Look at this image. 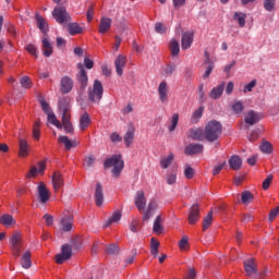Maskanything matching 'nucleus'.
Returning <instances> with one entry per match:
<instances>
[{"label": "nucleus", "instance_id": "nucleus-34", "mask_svg": "<svg viewBox=\"0 0 279 279\" xmlns=\"http://www.w3.org/2000/svg\"><path fill=\"white\" fill-rule=\"evenodd\" d=\"M92 121H90V116L88 114V112H85L81 116L80 118V130H82V132H84V130H86V128H88V125H90Z\"/></svg>", "mask_w": 279, "mask_h": 279}, {"label": "nucleus", "instance_id": "nucleus-48", "mask_svg": "<svg viewBox=\"0 0 279 279\" xmlns=\"http://www.w3.org/2000/svg\"><path fill=\"white\" fill-rule=\"evenodd\" d=\"M259 149L263 154H271V151H274V147L268 141H264L259 146Z\"/></svg>", "mask_w": 279, "mask_h": 279}, {"label": "nucleus", "instance_id": "nucleus-20", "mask_svg": "<svg viewBox=\"0 0 279 279\" xmlns=\"http://www.w3.org/2000/svg\"><path fill=\"white\" fill-rule=\"evenodd\" d=\"M260 119H263V117L260 116V113L252 110L250 111L245 118L244 121L245 123H247L248 125H256V123H258V121H260Z\"/></svg>", "mask_w": 279, "mask_h": 279}, {"label": "nucleus", "instance_id": "nucleus-61", "mask_svg": "<svg viewBox=\"0 0 279 279\" xmlns=\"http://www.w3.org/2000/svg\"><path fill=\"white\" fill-rule=\"evenodd\" d=\"M110 140H111V143H121V141H123V137H121V135L119 133L113 132L110 135Z\"/></svg>", "mask_w": 279, "mask_h": 279}, {"label": "nucleus", "instance_id": "nucleus-57", "mask_svg": "<svg viewBox=\"0 0 279 279\" xmlns=\"http://www.w3.org/2000/svg\"><path fill=\"white\" fill-rule=\"evenodd\" d=\"M155 32L157 34H166L167 33V27L165 26V24L158 22L155 24Z\"/></svg>", "mask_w": 279, "mask_h": 279}, {"label": "nucleus", "instance_id": "nucleus-22", "mask_svg": "<svg viewBox=\"0 0 279 279\" xmlns=\"http://www.w3.org/2000/svg\"><path fill=\"white\" fill-rule=\"evenodd\" d=\"M35 19L38 29H40L41 33L47 34V32H49V24L47 23V20H45V17L39 13L35 14Z\"/></svg>", "mask_w": 279, "mask_h": 279}, {"label": "nucleus", "instance_id": "nucleus-16", "mask_svg": "<svg viewBox=\"0 0 279 279\" xmlns=\"http://www.w3.org/2000/svg\"><path fill=\"white\" fill-rule=\"evenodd\" d=\"M52 185L54 191H60V189H62V186H64V178H62V172L60 171H54L52 177Z\"/></svg>", "mask_w": 279, "mask_h": 279}, {"label": "nucleus", "instance_id": "nucleus-3", "mask_svg": "<svg viewBox=\"0 0 279 279\" xmlns=\"http://www.w3.org/2000/svg\"><path fill=\"white\" fill-rule=\"evenodd\" d=\"M105 169H110L112 167L113 175H121V171H123V167H125V162L123 161V157L121 155H113L110 158L106 159Z\"/></svg>", "mask_w": 279, "mask_h": 279}, {"label": "nucleus", "instance_id": "nucleus-35", "mask_svg": "<svg viewBox=\"0 0 279 279\" xmlns=\"http://www.w3.org/2000/svg\"><path fill=\"white\" fill-rule=\"evenodd\" d=\"M62 125L66 134H73V124H71V116L62 117Z\"/></svg>", "mask_w": 279, "mask_h": 279}, {"label": "nucleus", "instance_id": "nucleus-64", "mask_svg": "<svg viewBox=\"0 0 279 279\" xmlns=\"http://www.w3.org/2000/svg\"><path fill=\"white\" fill-rule=\"evenodd\" d=\"M195 278H197V271L195 270V268H190L185 279H195Z\"/></svg>", "mask_w": 279, "mask_h": 279}, {"label": "nucleus", "instance_id": "nucleus-18", "mask_svg": "<svg viewBox=\"0 0 279 279\" xmlns=\"http://www.w3.org/2000/svg\"><path fill=\"white\" fill-rule=\"evenodd\" d=\"M61 230L63 232H71L73 230V217L65 215L60 220Z\"/></svg>", "mask_w": 279, "mask_h": 279}, {"label": "nucleus", "instance_id": "nucleus-1", "mask_svg": "<svg viewBox=\"0 0 279 279\" xmlns=\"http://www.w3.org/2000/svg\"><path fill=\"white\" fill-rule=\"evenodd\" d=\"M134 204L140 213H143L142 221H149L150 217H154V213L158 209V202L156 198H151L147 205V198L145 192L137 191L134 196ZM145 206H147L145 208Z\"/></svg>", "mask_w": 279, "mask_h": 279}, {"label": "nucleus", "instance_id": "nucleus-12", "mask_svg": "<svg viewBox=\"0 0 279 279\" xmlns=\"http://www.w3.org/2000/svg\"><path fill=\"white\" fill-rule=\"evenodd\" d=\"M244 265V271L246 276L252 277L255 274H258V269L256 266V262L254 258H247L243 262Z\"/></svg>", "mask_w": 279, "mask_h": 279}, {"label": "nucleus", "instance_id": "nucleus-21", "mask_svg": "<svg viewBox=\"0 0 279 279\" xmlns=\"http://www.w3.org/2000/svg\"><path fill=\"white\" fill-rule=\"evenodd\" d=\"M111 27H112V20L110 17L102 16L100 19L98 32L100 34H106V33L110 32Z\"/></svg>", "mask_w": 279, "mask_h": 279}, {"label": "nucleus", "instance_id": "nucleus-33", "mask_svg": "<svg viewBox=\"0 0 279 279\" xmlns=\"http://www.w3.org/2000/svg\"><path fill=\"white\" fill-rule=\"evenodd\" d=\"M21 266L23 269H29L32 267V252L26 251L21 257Z\"/></svg>", "mask_w": 279, "mask_h": 279}, {"label": "nucleus", "instance_id": "nucleus-41", "mask_svg": "<svg viewBox=\"0 0 279 279\" xmlns=\"http://www.w3.org/2000/svg\"><path fill=\"white\" fill-rule=\"evenodd\" d=\"M162 218L160 216H158L155 221H154V226H153V232H155V234H162Z\"/></svg>", "mask_w": 279, "mask_h": 279}, {"label": "nucleus", "instance_id": "nucleus-13", "mask_svg": "<svg viewBox=\"0 0 279 279\" xmlns=\"http://www.w3.org/2000/svg\"><path fill=\"white\" fill-rule=\"evenodd\" d=\"M199 205L198 204H194L189 211V225L190 226H195V223H197L199 221Z\"/></svg>", "mask_w": 279, "mask_h": 279}, {"label": "nucleus", "instance_id": "nucleus-63", "mask_svg": "<svg viewBox=\"0 0 279 279\" xmlns=\"http://www.w3.org/2000/svg\"><path fill=\"white\" fill-rule=\"evenodd\" d=\"M119 252V246L117 244H110L107 246V254H117Z\"/></svg>", "mask_w": 279, "mask_h": 279}, {"label": "nucleus", "instance_id": "nucleus-28", "mask_svg": "<svg viewBox=\"0 0 279 279\" xmlns=\"http://www.w3.org/2000/svg\"><path fill=\"white\" fill-rule=\"evenodd\" d=\"M0 223L4 226V228H12V226H16V220L12 215L4 214L0 217Z\"/></svg>", "mask_w": 279, "mask_h": 279}, {"label": "nucleus", "instance_id": "nucleus-29", "mask_svg": "<svg viewBox=\"0 0 279 279\" xmlns=\"http://www.w3.org/2000/svg\"><path fill=\"white\" fill-rule=\"evenodd\" d=\"M230 169L233 171H239L241 167H243V160H241V157L233 155L229 159Z\"/></svg>", "mask_w": 279, "mask_h": 279}, {"label": "nucleus", "instance_id": "nucleus-46", "mask_svg": "<svg viewBox=\"0 0 279 279\" xmlns=\"http://www.w3.org/2000/svg\"><path fill=\"white\" fill-rule=\"evenodd\" d=\"M158 247H160V242L153 238L150 240V254L155 256V258L158 256Z\"/></svg>", "mask_w": 279, "mask_h": 279}, {"label": "nucleus", "instance_id": "nucleus-19", "mask_svg": "<svg viewBox=\"0 0 279 279\" xmlns=\"http://www.w3.org/2000/svg\"><path fill=\"white\" fill-rule=\"evenodd\" d=\"M193 45V33L191 32H185L182 35L181 39V49L186 51V49H191V46Z\"/></svg>", "mask_w": 279, "mask_h": 279}, {"label": "nucleus", "instance_id": "nucleus-42", "mask_svg": "<svg viewBox=\"0 0 279 279\" xmlns=\"http://www.w3.org/2000/svg\"><path fill=\"white\" fill-rule=\"evenodd\" d=\"M241 202L242 204H251V202H254V194L250 191H244L241 195Z\"/></svg>", "mask_w": 279, "mask_h": 279}, {"label": "nucleus", "instance_id": "nucleus-17", "mask_svg": "<svg viewBox=\"0 0 279 279\" xmlns=\"http://www.w3.org/2000/svg\"><path fill=\"white\" fill-rule=\"evenodd\" d=\"M204 151V145L202 144H190L185 147L184 154L186 156H195Z\"/></svg>", "mask_w": 279, "mask_h": 279}, {"label": "nucleus", "instance_id": "nucleus-23", "mask_svg": "<svg viewBox=\"0 0 279 279\" xmlns=\"http://www.w3.org/2000/svg\"><path fill=\"white\" fill-rule=\"evenodd\" d=\"M189 136L192 141H204V138H206L205 131L197 128L191 129L189 131Z\"/></svg>", "mask_w": 279, "mask_h": 279}, {"label": "nucleus", "instance_id": "nucleus-39", "mask_svg": "<svg viewBox=\"0 0 279 279\" xmlns=\"http://www.w3.org/2000/svg\"><path fill=\"white\" fill-rule=\"evenodd\" d=\"M233 19L234 21H238L240 27H245V19H247V14L243 12H235Z\"/></svg>", "mask_w": 279, "mask_h": 279}, {"label": "nucleus", "instance_id": "nucleus-4", "mask_svg": "<svg viewBox=\"0 0 279 279\" xmlns=\"http://www.w3.org/2000/svg\"><path fill=\"white\" fill-rule=\"evenodd\" d=\"M9 243L12 256H14V258H19L21 256V252H23V235L21 232H14L11 235Z\"/></svg>", "mask_w": 279, "mask_h": 279}, {"label": "nucleus", "instance_id": "nucleus-45", "mask_svg": "<svg viewBox=\"0 0 279 279\" xmlns=\"http://www.w3.org/2000/svg\"><path fill=\"white\" fill-rule=\"evenodd\" d=\"M263 5H264V10H266V12H275L276 11V0H264Z\"/></svg>", "mask_w": 279, "mask_h": 279}, {"label": "nucleus", "instance_id": "nucleus-59", "mask_svg": "<svg viewBox=\"0 0 279 279\" xmlns=\"http://www.w3.org/2000/svg\"><path fill=\"white\" fill-rule=\"evenodd\" d=\"M255 87H256V80H253L244 86V93H252V90H254Z\"/></svg>", "mask_w": 279, "mask_h": 279}, {"label": "nucleus", "instance_id": "nucleus-52", "mask_svg": "<svg viewBox=\"0 0 279 279\" xmlns=\"http://www.w3.org/2000/svg\"><path fill=\"white\" fill-rule=\"evenodd\" d=\"M232 110L233 112H235V114H241V112L245 110V107L243 106V102L241 100H238L232 105Z\"/></svg>", "mask_w": 279, "mask_h": 279}, {"label": "nucleus", "instance_id": "nucleus-53", "mask_svg": "<svg viewBox=\"0 0 279 279\" xmlns=\"http://www.w3.org/2000/svg\"><path fill=\"white\" fill-rule=\"evenodd\" d=\"M25 49L31 56H34V58H38V48L34 46L33 44H27L25 46Z\"/></svg>", "mask_w": 279, "mask_h": 279}, {"label": "nucleus", "instance_id": "nucleus-36", "mask_svg": "<svg viewBox=\"0 0 279 279\" xmlns=\"http://www.w3.org/2000/svg\"><path fill=\"white\" fill-rule=\"evenodd\" d=\"M68 32H69L70 36H76V34H82L83 29L80 24L70 23L68 25Z\"/></svg>", "mask_w": 279, "mask_h": 279}, {"label": "nucleus", "instance_id": "nucleus-54", "mask_svg": "<svg viewBox=\"0 0 279 279\" xmlns=\"http://www.w3.org/2000/svg\"><path fill=\"white\" fill-rule=\"evenodd\" d=\"M184 175H185L186 180H193V178L195 175V170L193 169V167L185 166Z\"/></svg>", "mask_w": 279, "mask_h": 279}, {"label": "nucleus", "instance_id": "nucleus-55", "mask_svg": "<svg viewBox=\"0 0 279 279\" xmlns=\"http://www.w3.org/2000/svg\"><path fill=\"white\" fill-rule=\"evenodd\" d=\"M39 104L45 114H50L52 112L51 107H49V104L45 101V98L39 99Z\"/></svg>", "mask_w": 279, "mask_h": 279}, {"label": "nucleus", "instance_id": "nucleus-50", "mask_svg": "<svg viewBox=\"0 0 279 279\" xmlns=\"http://www.w3.org/2000/svg\"><path fill=\"white\" fill-rule=\"evenodd\" d=\"M178 121H180V114L174 113L171 119V125L168 128L169 132H175L178 128Z\"/></svg>", "mask_w": 279, "mask_h": 279}, {"label": "nucleus", "instance_id": "nucleus-58", "mask_svg": "<svg viewBox=\"0 0 279 279\" xmlns=\"http://www.w3.org/2000/svg\"><path fill=\"white\" fill-rule=\"evenodd\" d=\"M274 180V175L269 174L263 182V190L267 191L269 190V186H271V182Z\"/></svg>", "mask_w": 279, "mask_h": 279}, {"label": "nucleus", "instance_id": "nucleus-37", "mask_svg": "<svg viewBox=\"0 0 279 279\" xmlns=\"http://www.w3.org/2000/svg\"><path fill=\"white\" fill-rule=\"evenodd\" d=\"M202 117H204V107H199L193 112L191 117V123L192 124L199 123V119H202Z\"/></svg>", "mask_w": 279, "mask_h": 279}, {"label": "nucleus", "instance_id": "nucleus-38", "mask_svg": "<svg viewBox=\"0 0 279 279\" xmlns=\"http://www.w3.org/2000/svg\"><path fill=\"white\" fill-rule=\"evenodd\" d=\"M169 49L171 51V56L175 58L180 53V43L175 39H171L169 44Z\"/></svg>", "mask_w": 279, "mask_h": 279}, {"label": "nucleus", "instance_id": "nucleus-51", "mask_svg": "<svg viewBox=\"0 0 279 279\" xmlns=\"http://www.w3.org/2000/svg\"><path fill=\"white\" fill-rule=\"evenodd\" d=\"M177 181H178V173L177 172H170V173L166 174L167 184L173 185V184H175Z\"/></svg>", "mask_w": 279, "mask_h": 279}, {"label": "nucleus", "instance_id": "nucleus-26", "mask_svg": "<svg viewBox=\"0 0 279 279\" xmlns=\"http://www.w3.org/2000/svg\"><path fill=\"white\" fill-rule=\"evenodd\" d=\"M19 147V156L21 158H27V156H29V144L27 143V140L21 138Z\"/></svg>", "mask_w": 279, "mask_h": 279}, {"label": "nucleus", "instance_id": "nucleus-27", "mask_svg": "<svg viewBox=\"0 0 279 279\" xmlns=\"http://www.w3.org/2000/svg\"><path fill=\"white\" fill-rule=\"evenodd\" d=\"M58 142L62 143V145H64L65 151H71V149H73V147H77V143L76 142H72L69 138V136H66V135H60L58 137Z\"/></svg>", "mask_w": 279, "mask_h": 279}, {"label": "nucleus", "instance_id": "nucleus-60", "mask_svg": "<svg viewBox=\"0 0 279 279\" xmlns=\"http://www.w3.org/2000/svg\"><path fill=\"white\" fill-rule=\"evenodd\" d=\"M93 165H95V157L93 156L86 157L84 161V167H87V169H90Z\"/></svg>", "mask_w": 279, "mask_h": 279}, {"label": "nucleus", "instance_id": "nucleus-56", "mask_svg": "<svg viewBox=\"0 0 279 279\" xmlns=\"http://www.w3.org/2000/svg\"><path fill=\"white\" fill-rule=\"evenodd\" d=\"M215 69V63L210 62L208 66L206 68L205 73L203 74V80H208L210 77V73H213Z\"/></svg>", "mask_w": 279, "mask_h": 279}, {"label": "nucleus", "instance_id": "nucleus-10", "mask_svg": "<svg viewBox=\"0 0 279 279\" xmlns=\"http://www.w3.org/2000/svg\"><path fill=\"white\" fill-rule=\"evenodd\" d=\"M37 195L39 197L40 204H47L49 202L51 194H49V190H47V185L40 182L37 186Z\"/></svg>", "mask_w": 279, "mask_h": 279}, {"label": "nucleus", "instance_id": "nucleus-32", "mask_svg": "<svg viewBox=\"0 0 279 279\" xmlns=\"http://www.w3.org/2000/svg\"><path fill=\"white\" fill-rule=\"evenodd\" d=\"M43 53L46 58H51V56L53 54V47H51V43L49 41V39H47V37H44L43 40Z\"/></svg>", "mask_w": 279, "mask_h": 279}, {"label": "nucleus", "instance_id": "nucleus-62", "mask_svg": "<svg viewBox=\"0 0 279 279\" xmlns=\"http://www.w3.org/2000/svg\"><path fill=\"white\" fill-rule=\"evenodd\" d=\"M138 228H141V225L138 223V221L136 220H133L131 223H130V230L131 232H134L135 234L138 232Z\"/></svg>", "mask_w": 279, "mask_h": 279}, {"label": "nucleus", "instance_id": "nucleus-43", "mask_svg": "<svg viewBox=\"0 0 279 279\" xmlns=\"http://www.w3.org/2000/svg\"><path fill=\"white\" fill-rule=\"evenodd\" d=\"M174 155L173 153H170L167 158H163L160 160V167L162 169H169L171 167V162H173Z\"/></svg>", "mask_w": 279, "mask_h": 279}, {"label": "nucleus", "instance_id": "nucleus-5", "mask_svg": "<svg viewBox=\"0 0 279 279\" xmlns=\"http://www.w3.org/2000/svg\"><path fill=\"white\" fill-rule=\"evenodd\" d=\"M104 97V85L101 81L95 80L93 87L88 89V99L92 104H99Z\"/></svg>", "mask_w": 279, "mask_h": 279}, {"label": "nucleus", "instance_id": "nucleus-15", "mask_svg": "<svg viewBox=\"0 0 279 279\" xmlns=\"http://www.w3.org/2000/svg\"><path fill=\"white\" fill-rule=\"evenodd\" d=\"M114 64H116L117 75L121 77V75H123V69H125V65L128 64V57L123 54H119L114 61Z\"/></svg>", "mask_w": 279, "mask_h": 279}, {"label": "nucleus", "instance_id": "nucleus-40", "mask_svg": "<svg viewBox=\"0 0 279 279\" xmlns=\"http://www.w3.org/2000/svg\"><path fill=\"white\" fill-rule=\"evenodd\" d=\"M48 117V121L54 125L56 128H58V130H62V123H60V120L56 117V113L52 111L50 113L47 114Z\"/></svg>", "mask_w": 279, "mask_h": 279}, {"label": "nucleus", "instance_id": "nucleus-44", "mask_svg": "<svg viewBox=\"0 0 279 279\" xmlns=\"http://www.w3.org/2000/svg\"><path fill=\"white\" fill-rule=\"evenodd\" d=\"M20 84L22 88H25L26 90L34 86V83L32 82V78H29V76H22L20 78Z\"/></svg>", "mask_w": 279, "mask_h": 279}, {"label": "nucleus", "instance_id": "nucleus-2", "mask_svg": "<svg viewBox=\"0 0 279 279\" xmlns=\"http://www.w3.org/2000/svg\"><path fill=\"white\" fill-rule=\"evenodd\" d=\"M204 132L205 141H208V143H215V141H219V137L223 132V126L221 125V122L213 120L206 124Z\"/></svg>", "mask_w": 279, "mask_h": 279}, {"label": "nucleus", "instance_id": "nucleus-8", "mask_svg": "<svg viewBox=\"0 0 279 279\" xmlns=\"http://www.w3.org/2000/svg\"><path fill=\"white\" fill-rule=\"evenodd\" d=\"M78 73L76 74V82L80 84L82 90H86L88 86V73L84 69V64L77 63Z\"/></svg>", "mask_w": 279, "mask_h": 279}, {"label": "nucleus", "instance_id": "nucleus-25", "mask_svg": "<svg viewBox=\"0 0 279 279\" xmlns=\"http://www.w3.org/2000/svg\"><path fill=\"white\" fill-rule=\"evenodd\" d=\"M59 108L62 112V117H71V113L69 112L71 110V102L68 98H61L59 100Z\"/></svg>", "mask_w": 279, "mask_h": 279}, {"label": "nucleus", "instance_id": "nucleus-7", "mask_svg": "<svg viewBox=\"0 0 279 279\" xmlns=\"http://www.w3.org/2000/svg\"><path fill=\"white\" fill-rule=\"evenodd\" d=\"M52 16L60 25L71 21V15H69V12H66V8L64 7H56L52 11Z\"/></svg>", "mask_w": 279, "mask_h": 279}, {"label": "nucleus", "instance_id": "nucleus-24", "mask_svg": "<svg viewBox=\"0 0 279 279\" xmlns=\"http://www.w3.org/2000/svg\"><path fill=\"white\" fill-rule=\"evenodd\" d=\"M223 90H226V83H221L220 85L214 87L210 93H209V97L210 99H220L221 95H223Z\"/></svg>", "mask_w": 279, "mask_h": 279}, {"label": "nucleus", "instance_id": "nucleus-31", "mask_svg": "<svg viewBox=\"0 0 279 279\" xmlns=\"http://www.w3.org/2000/svg\"><path fill=\"white\" fill-rule=\"evenodd\" d=\"M95 199L97 206H104V186L101 183L96 184Z\"/></svg>", "mask_w": 279, "mask_h": 279}, {"label": "nucleus", "instance_id": "nucleus-30", "mask_svg": "<svg viewBox=\"0 0 279 279\" xmlns=\"http://www.w3.org/2000/svg\"><path fill=\"white\" fill-rule=\"evenodd\" d=\"M136 132V129L131 125L129 126L126 133L124 134V143L126 145V147H130L132 145V143H134V134Z\"/></svg>", "mask_w": 279, "mask_h": 279}, {"label": "nucleus", "instance_id": "nucleus-49", "mask_svg": "<svg viewBox=\"0 0 279 279\" xmlns=\"http://www.w3.org/2000/svg\"><path fill=\"white\" fill-rule=\"evenodd\" d=\"M121 217L122 214L120 210L113 213L109 220L106 222V227L110 226L111 223H117L118 221H121Z\"/></svg>", "mask_w": 279, "mask_h": 279}, {"label": "nucleus", "instance_id": "nucleus-11", "mask_svg": "<svg viewBox=\"0 0 279 279\" xmlns=\"http://www.w3.org/2000/svg\"><path fill=\"white\" fill-rule=\"evenodd\" d=\"M47 169V161H38L37 167L33 166L28 173L26 174V178H36L38 173L43 175L45 173V170Z\"/></svg>", "mask_w": 279, "mask_h": 279}, {"label": "nucleus", "instance_id": "nucleus-9", "mask_svg": "<svg viewBox=\"0 0 279 279\" xmlns=\"http://www.w3.org/2000/svg\"><path fill=\"white\" fill-rule=\"evenodd\" d=\"M74 82L70 76H63L60 81V90L62 95H69L73 90Z\"/></svg>", "mask_w": 279, "mask_h": 279}, {"label": "nucleus", "instance_id": "nucleus-6", "mask_svg": "<svg viewBox=\"0 0 279 279\" xmlns=\"http://www.w3.org/2000/svg\"><path fill=\"white\" fill-rule=\"evenodd\" d=\"M73 256V246L71 244H63L61 246V253L57 254L54 260L58 265H62L65 260H69Z\"/></svg>", "mask_w": 279, "mask_h": 279}, {"label": "nucleus", "instance_id": "nucleus-14", "mask_svg": "<svg viewBox=\"0 0 279 279\" xmlns=\"http://www.w3.org/2000/svg\"><path fill=\"white\" fill-rule=\"evenodd\" d=\"M158 95L161 104H168L169 101V87L167 82L162 81L158 86Z\"/></svg>", "mask_w": 279, "mask_h": 279}, {"label": "nucleus", "instance_id": "nucleus-47", "mask_svg": "<svg viewBox=\"0 0 279 279\" xmlns=\"http://www.w3.org/2000/svg\"><path fill=\"white\" fill-rule=\"evenodd\" d=\"M213 225V210L208 211L207 216L203 219V230L206 231Z\"/></svg>", "mask_w": 279, "mask_h": 279}]
</instances>
